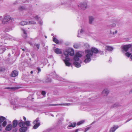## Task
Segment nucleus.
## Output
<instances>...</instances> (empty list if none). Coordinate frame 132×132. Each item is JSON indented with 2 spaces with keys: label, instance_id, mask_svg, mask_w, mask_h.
<instances>
[{
  "label": "nucleus",
  "instance_id": "obj_15",
  "mask_svg": "<svg viewBox=\"0 0 132 132\" xmlns=\"http://www.w3.org/2000/svg\"><path fill=\"white\" fill-rule=\"evenodd\" d=\"M4 37L6 39H11V40H14V38L13 37L9 35H6Z\"/></svg>",
  "mask_w": 132,
  "mask_h": 132
},
{
  "label": "nucleus",
  "instance_id": "obj_36",
  "mask_svg": "<svg viewBox=\"0 0 132 132\" xmlns=\"http://www.w3.org/2000/svg\"><path fill=\"white\" fill-rule=\"evenodd\" d=\"M75 55L79 57H80L82 55L81 53V52H78L76 53V54Z\"/></svg>",
  "mask_w": 132,
  "mask_h": 132
},
{
  "label": "nucleus",
  "instance_id": "obj_62",
  "mask_svg": "<svg viewBox=\"0 0 132 132\" xmlns=\"http://www.w3.org/2000/svg\"><path fill=\"white\" fill-rule=\"evenodd\" d=\"M95 122V121H94V122H93L91 124H90V125H92V124H94Z\"/></svg>",
  "mask_w": 132,
  "mask_h": 132
},
{
  "label": "nucleus",
  "instance_id": "obj_6",
  "mask_svg": "<svg viewBox=\"0 0 132 132\" xmlns=\"http://www.w3.org/2000/svg\"><path fill=\"white\" fill-rule=\"evenodd\" d=\"M61 58L64 62L66 66L69 67L71 65V63L69 62V61H70L69 58V60H66V58L65 57V56H63V55H62V56Z\"/></svg>",
  "mask_w": 132,
  "mask_h": 132
},
{
  "label": "nucleus",
  "instance_id": "obj_61",
  "mask_svg": "<svg viewBox=\"0 0 132 132\" xmlns=\"http://www.w3.org/2000/svg\"><path fill=\"white\" fill-rule=\"evenodd\" d=\"M132 92V89L129 92V94H130Z\"/></svg>",
  "mask_w": 132,
  "mask_h": 132
},
{
  "label": "nucleus",
  "instance_id": "obj_7",
  "mask_svg": "<svg viewBox=\"0 0 132 132\" xmlns=\"http://www.w3.org/2000/svg\"><path fill=\"white\" fill-rule=\"evenodd\" d=\"M109 92V89L107 88L104 89L102 92V94L103 96H106L108 95Z\"/></svg>",
  "mask_w": 132,
  "mask_h": 132
},
{
  "label": "nucleus",
  "instance_id": "obj_45",
  "mask_svg": "<svg viewBox=\"0 0 132 132\" xmlns=\"http://www.w3.org/2000/svg\"><path fill=\"white\" fill-rule=\"evenodd\" d=\"M54 72L55 74V76L56 77V78H57L58 80H59V79L58 78L59 76L57 75V74L55 73V71H54Z\"/></svg>",
  "mask_w": 132,
  "mask_h": 132
},
{
  "label": "nucleus",
  "instance_id": "obj_13",
  "mask_svg": "<svg viewBox=\"0 0 132 132\" xmlns=\"http://www.w3.org/2000/svg\"><path fill=\"white\" fill-rule=\"evenodd\" d=\"M18 75V72L16 70H14L12 72L11 74V76L15 77L17 76Z\"/></svg>",
  "mask_w": 132,
  "mask_h": 132
},
{
  "label": "nucleus",
  "instance_id": "obj_53",
  "mask_svg": "<svg viewBox=\"0 0 132 132\" xmlns=\"http://www.w3.org/2000/svg\"><path fill=\"white\" fill-rule=\"evenodd\" d=\"M118 105L117 104H114L113 105V107H116Z\"/></svg>",
  "mask_w": 132,
  "mask_h": 132
},
{
  "label": "nucleus",
  "instance_id": "obj_28",
  "mask_svg": "<svg viewBox=\"0 0 132 132\" xmlns=\"http://www.w3.org/2000/svg\"><path fill=\"white\" fill-rule=\"evenodd\" d=\"M6 120V118L3 116H0V122L1 123Z\"/></svg>",
  "mask_w": 132,
  "mask_h": 132
},
{
  "label": "nucleus",
  "instance_id": "obj_10",
  "mask_svg": "<svg viewBox=\"0 0 132 132\" xmlns=\"http://www.w3.org/2000/svg\"><path fill=\"white\" fill-rule=\"evenodd\" d=\"M89 23L90 24H92L94 20V18L93 16H90L88 17Z\"/></svg>",
  "mask_w": 132,
  "mask_h": 132
},
{
  "label": "nucleus",
  "instance_id": "obj_30",
  "mask_svg": "<svg viewBox=\"0 0 132 132\" xmlns=\"http://www.w3.org/2000/svg\"><path fill=\"white\" fill-rule=\"evenodd\" d=\"M53 41L56 44H58L59 43V41L56 38L53 37Z\"/></svg>",
  "mask_w": 132,
  "mask_h": 132
},
{
  "label": "nucleus",
  "instance_id": "obj_26",
  "mask_svg": "<svg viewBox=\"0 0 132 132\" xmlns=\"http://www.w3.org/2000/svg\"><path fill=\"white\" fill-rule=\"evenodd\" d=\"M18 88L16 87H7L5 88V89H10L13 90H15Z\"/></svg>",
  "mask_w": 132,
  "mask_h": 132
},
{
  "label": "nucleus",
  "instance_id": "obj_33",
  "mask_svg": "<svg viewBox=\"0 0 132 132\" xmlns=\"http://www.w3.org/2000/svg\"><path fill=\"white\" fill-rule=\"evenodd\" d=\"M24 122V125L25 124L26 126H30V121H26Z\"/></svg>",
  "mask_w": 132,
  "mask_h": 132
},
{
  "label": "nucleus",
  "instance_id": "obj_21",
  "mask_svg": "<svg viewBox=\"0 0 132 132\" xmlns=\"http://www.w3.org/2000/svg\"><path fill=\"white\" fill-rule=\"evenodd\" d=\"M76 123L75 122L71 123L69 125L67 126V128L68 129H70V127H72V128L76 126Z\"/></svg>",
  "mask_w": 132,
  "mask_h": 132
},
{
  "label": "nucleus",
  "instance_id": "obj_16",
  "mask_svg": "<svg viewBox=\"0 0 132 132\" xmlns=\"http://www.w3.org/2000/svg\"><path fill=\"white\" fill-rule=\"evenodd\" d=\"M71 105V104L70 103H65V104H52L49 105V106L51 105H66V106H69Z\"/></svg>",
  "mask_w": 132,
  "mask_h": 132
},
{
  "label": "nucleus",
  "instance_id": "obj_41",
  "mask_svg": "<svg viewBox=\"0 0 132 132\" xmlns=\"http://www.w3.org/2000/svg\"><path fill=\"white\" fill-rule=\"evenodd\" d=\"M131 54V53L128 52H127L125 53V55L128 57H129Z\"/></svg>",
  "mask_w": 132,
  "mask_h": 132
},
{
  "label": "nucleus",
  "instance_id": "obj_42",
  "mask_svg": "<svg viewBox=\"0 0 132 132\" xmlns=\"http://www.w3.org/2000/svg\"><path fill=\"white\" fill-rule=\"evenodd\" d=\"M6 124L7 122L6 120H4V121H3L2 124V126L4 127H5L6 126Z\"/></svg>",
  "mask_w": 132,
  "mask_h": 132
},
{
  "label": "nucleus",
  "instance_id": "obj_23",
  "mask_svg": "<svg viewBox=\"0 0 132 132\" xmlns=\"http://www.w3.org/2000/svg\"><path fill=\"white\" fill-rule=\"evenodd\" d=\"M19 126L20 127H22L24 126V122L22 120H21L18 123Z\"/></svg>",
  "mask_w": 132,
  "mask_h": 132
},
{
  "label": "nucleus",
  "instance_id": "obj_14",
  "mask_svg": "<svg viewBox=\"0 0 132 132\" xmlns=\"http://www.w3.org/2000/svg\"><path fill=\"white\" fill-rule=\"evenodd\" d=\"M118 128V126H114L110 128V130L109 131V132H114Z\"/></svg>",
  "mask_w": 132,
  "mask_h": 132
},
{
  "label": "nucleus",
  "instance_id": "obj_58",
  "mask_svg": "<svg viewBox=\"0 0 132 132\" xmlns=\"http://www.w3.org/2000/svg\"><path fill=\"white\" fill-rule=\"evenodd\" d=\"M21 106H20V105H19V106H15V107H16V108H18V107H20Z\"/></svg>",
  "mask_w": 132,
  "mask_h": 132
},
{
  "label": "nucleus",
  "instance_id": "obj_8",
  "mask_svg": "<svg viewBox=\"0 0 132 132\" xmlns=\"http://www.w3.org/2000/svg\"><path fill=\"white\" fill-rule=\"evenodd\" d=\"M131 44L123 46L122 48L123 50V51H124L125 52H127L128 49L131 47Z\"/></svg>",
  "mask_w": 132,
  "mask_h": 132
},
{
  "label": "nucleus",
  "instance_id": "obj_60",
  "mask_svg": "<svg viewBox=\"0 0 132 132\" xmlns=\"http://www.w3.org/2000/svg\"><path fill=\"white\" fill-rule=\"evenodd\" d=\"M3 18L2 16H0V20H1Z\"/></svg>",
  "mask_w": 132,
  "mask_h": 132
},
{
  "label": "nucleus",
  "instance_id": "obj_37",
  "mask_svg": "<svg viewBox=\"0 0 132 132\" xmlns=\"http://www.w3.org/2000/svg\"><path fill=\"white\" fill-rule=\"evenodd\" d=\"M85 122V120H82L78 122L77 123V125H79L82 123H83Z\"/></svg>",
  "mask_w": 132,
  "mask_h": 132
},
{
  "label": "nucleus",
  "instance_id": "obj_38",
  "mask_svg": "<svg viewBox=\"0 0 132 132\" xmlns=\"http://www.w3.org/2000/svg\"><path fill=\"white\" fill-rule=\"evenodd\" d=\"M74 60L75 61L77 62V61H78L79 60V57L75 55L74 58Z\"/></svg>",
  "mask_w": 132,
  "mask_h": 132
},
{
  "label": "nucleus",
  "instance_id": "obj_49",
  "mask_svg": "<svg viewBox=\"0 0 132 132\" xmlns=\"http://www.w3.org/2000/svg\"><path fill=\"white\" fill-rule=\"evenodd\" d=\"M84 31V29H81L80 31V33L81 34Z\"/></svg>",
  "mask_w": 132,
  "mask_h": 132
},
{
  "label": "nucleus",
  "instance_id": "obj_1",
  "mask_svg": "<svg viewBox=\"0 0 132 132\" xmlns=\"http://www.w3.org/2000/svg\"><path fill=\"white\" fill-rule=\"evenodd\" d=\"M85 55L84 57V62L86 63L89 62L91 60L92 56V53L90 50H86L85 51Z\"/></svg>",
  "mask_w": 132,
  "mask_h": 132
},
{
  "label": "nucleus",
  "instance_id": "obj_39",
  "mask_svg": "<svg viewBox=\"0 0 132 132\" xmlns=\"http://www.w3.org/2000/svg\"><path fill=\"white\" fill-rule=\"evenodd\" d=\"M10 101H11V102L12 104L15 105V102L16 101V100H13L12 99V100L11 101L10 100Z\"/></svg>",
  "mask_w": 132,
  "mask_h": 132
},
{
  "label": "nucleus",
  "instance_id": "obj_32",
  "mask_svg": "<svg viewBox=\"0 0 132 132\" xmlns=\"http://www.w3.org/2000/svg\"><path fill=\"white\" fill-rule=\"evenodd\" d=\"M20 24L22 26L28 24V22L26 21H21L20 22Z\"/></svg>",
  "mask_w": 132,
  "mask_h": 132
},
{
  "label": "nucleus",
  "instance_id": "obj_50",
  "mask_svg": "<svg viewBox=\"0 0 132 132\" xmlns=\"http://www.w3.org/2000/svg\"><path fill=\"white\" fill-rule=\"evenodd\" d=\"M23 3H25L27 2L28 0H20Z\"/></svg>",
  "mask_w": 132,
  "mask_h": 132
},
{
  "label": "nucleus",
  "instance_id": "obj_27",
  "mask_svg": "<svg viewBox=\"0 0 132 132\" xmlns=\"http://www.w3.org/2000/svg\"><path fill=\"white\" fill-rule=\"evenodd\" d=\"M23 32V38H26V37H27V33H26V31L25 30L23 29H22Z\"/></svg>",
  "mask_w": 132,
  "mask_h": 132
},
{
  "label": "nucleus",
  "instance_id": "obj_18",
  "mask_svg": "<svg viewBox=\"0 0 132 132\" xmlns=\"http://www.w3.org/2000/svg\"><path fill=\"white\" fill-rule=\"evenodd\" d=\"M12 128V124H9L6 126L5 128V130L7 131H10L11 130Z\"/></svg>",
  "mask_w": 132,
  "mask_h": 132
},
{
  "label": "nucleus",
  "instance_id": "obj_20",
  "mask_svg": "<svg viewBox=\"0 0 132 132\" xmlns=\"http://www.w3.org/2000/svg\"><path fill=\"white\" fill-rule=\"evenodd\" d=\"M55 52L57 54H60L62 53V51L61 49L57 48L54 50Z\"/></svg>",
  "mask_w": 132,
  "mask_h": 132
},
{
  "label": "nucleus",
  "instance_id": "obj_31",
  "mask_svg": "<svg viewBox=\"0 0 132 132\" xmlns=\"http://www.w3.org/2000/svg\"><path fill=\"white\" fill-rule=\"evenodd\" d=\"M80 46V44H75L73 45L74 48H78Z\"/></svg>",
  "mask_w": 132,
  "mask_h": 132
},
{
  "label": "nucleus",
  "instance_id": "obj_11",
  "mask_svg": "<svg viewBox=\"0 0 132 132\" xmlns=\"http://www.w3.org/2000/svg\"><path fill=\"white\" fill-rule=\"evenodd\" d=\"M5 50L6 47L4 46H0V54L3 53Z\"/></svg>",
  "mask_w": 132,
  "mask_h": 132
},
{
  "label": "nucleus",
  "instance_id": "obj_56",
  "mask_svg": "<svg viewBox=\"0 0 132 132\" xmlns=\"http://www.w3.org/2000/svg\"><path fill=\"white\" fill-rule=\"evenodd\" d=\"M79 130V129H77L75 130V132H78V131Z\"/></svg>",
  "mask_w": 132,
  "mask_h": 132
},
{
  "label": "nucleus",
  "instance_id": "obj_57",
  "mask_svg": "<svg viewBox=\"0 0 132 132\" xmlns=\"http://www.w3.org/2000/svg\"><path fill=\"white\" fill-rule=\"evenodd\" d=\"M39 23L41 25L42 24V21H40L39 22Z\"/></svg>",
  "mask_w": 132,
  "mask_h": 132
},
{
  "label": "nucleus",
  "instance_id": "obj_22",
  "mask_svg": "<svg viewBox=\"0 0 132 132\" xmlns=\"http://www.w3.org/2000/svg\"><path fill=\"white\" fill-rule=\"evenodd\" d=\"M105 48L106 50L109 51H112L113 49L112 47L108 46H106Z\"/></svg>",
  "mask_w": 132,
  "mask_h": 132
},
{
  "label": "nucleus",
  "instance_id": "obj_34",
  "mask_svg": "<svg viewBox=\"0 0 132 132\" xmlns=\"http://www.w3.org/2000/svg\"><path fill=\"white\" fill-rule=\"evenodd\" d=\"M36 22L32 21H29L28 22V24H36Z\"/></svg>",
  "mask_w": 132,
  "mask_h": 132
},
{
  "label": "nucleus",
  "instance_id": "obj_2",
  "mask_svg": "<svg viewBox=\"0 0 132 132\" xmlns=\"http://www.w3.org/2000/svg\"><path fill=\"white\" fill-rule=\"evenodd\" d=\"M74 52L73 50L71 48L67 49L63 51V54L62 55L63 56H65L67 60H69V55L72 56L74 54Z\"/></svg>",
  "mask_w": 132,
  "mask_h": 132
},
{
  "label": "nucleus",
  "instance_id": "obj_9",
  "mask_svg": "<svg viewBox=\"0 0 132 132\" xmlns=\"http://www.w3.org/2000/svg\"><path fill=\"white\" fill-rule=\"evenodd\" d=\"M90 50L92 53V56L93 55V53L96 54L98 53V50L97 49L94 47L92 48L91 50Z\"/></svg>",
  "mask_w": 132,
  "mask_h": 132
},
{
  "label": "nucleus",
  "instance_id": "obj_55",
  "mask_svg": "<svg viewBox=\"0 0 132 132\" xmlns=\"http://www.w3.org/2000/svg\"><path fill=\"white\" fill-rule=\"evenodd\" d=\"M35 18V19L37 20L39 18L38 16H36Z\"/></svg>",
  "mask_w": 132,
  "mask_h": 132
},
{
  "label": "nucleus",
  "instance_id": "obj_29",
  "mask_svg": "<svg viewBox=\"0 0 132 132\" xmlns=\"http://www.w3.org/2000/svg\"><path fill=\"white\" fill-rule=\"evenodd\" d=\"M118 31L117 30H115L114 32L112 31L111 30H110V33L109 34L112 35H114L115 34H116L117 33Z\"/></svg>",
  "mask_w": 132,
  "mask_h": 132
},
{
  "label": "nucleus",
  "instance_id": "obj_24",
  "mask_svg": "<svg viewBox=\"0 0 132 132\" xmlns=\"http://www.w3.org/2000/svg\"><path fill=\"white\" fill-rule=\"evenodd\" d=\"M73 64L76 67L79 68L81 66L80 64L77 62L74 61Z\"/></svg>",
  "mask_w": 132,
  "mask_h": 132
},
{
  "label": "nucleus",
  "instance_id": "obj_51",
  "mask_svg": "<svg viewBox=\"0 0 132 132\" xmlns=\"http://www.w3.org/2000/svg\"><path fill=\"white\" fill-rule=\"evenodd\" d=\"M17 129L16 128H15L13 130V132H15L17 131Z\"/></svg>",
  "mask_w": 132,
  "mask_h": 132
},
{
  "label": "nucleus",
  "instance_id": "obj_4",
  "mask_svg": "<svg viewBox=\"0 0 132 132\" xmlns=\"http://www.w3.org/2000/svg\"><path fill=\"white\" fill-rule=\"evenodd\" d=\"M33 123L34 125L33 127V128L34 129L37 128L40 125V120H39V118H37L35 121H33Z\"/></svg>",
  "mask_w": 132,
  "mask_h": 132
},
{
  "label": "nucleus",
  "instance_id": "obj_64",
  "mask_svg": "<svg viewBox=\"0 0 132 132\" xmlns=\"http://www.w3.org/2000/svg\"><path fill=\"white\" fill-rule=\"evenodd\" d=\"M33 73V71H31V72H30V73H31V74H32V73Z\"/></svg>",
  "mask_w": 132,
  "mask_h": 132
},
{
  "label": "nucleus",
  "instance_id": "obj_5",
  "mask_svg": "<svg viewBox=\"0 0 132 132\" xmlns=\"http://www.w3.org/2000/svg\"><path fill=\"white\" fill-rule=\"evenodd\" d=\"M87 3L85 2L80 3L78 5L79 8L82 10H85L87 7Z\"/></svg>",
  "mask_w": 132,
  "mask_h": 132
},
{
  "label": "nucleus",
  "instance_id": "obj_47",
  "mask_svg": "<svg viewBox=\"0 0 132 132\" xmlns=\"http://www.w3.org/2000/svg\"><path fill=\"white\" fill-rule=\"evenodd\" d=\"M42 94L43 95H44L46 94V92L45 91H42Z\"/></svg>",
  "mask_w": 132,
  "mask_h": 132
},
{
  "label": "nucleus",
  "instance_id": "obj_3",
  "mask_svg": "<svg viewBox=\"0 0 132 132\" xmlns=\"http://www.w3.org/2000/svg\"><path fill=\"white\" fill-rule=\"evenodd\" d=\"M13 21V19L11 18L10 16L6 15L5 16L3 19L2 23L3 24H6Z\"/></svg>",
  "mask_w": 132,
  "mask_h": 132
},
{
  "label": "nucleus",
  "instance_id": "obj_25",
  "mask_svg": "<svg viewBox=\"0 0 132 132\" xmlns=\"http://www.w3.org/2000/svg\"><path fill=\"white\" fill-rule=\"evenodd\" d=\"M116 26V24L115 23H113L110 24H108L107 25V27L109 28L114 27Z\"/></svg>",
  "mask_w": 132,
  "mask_h": 132
},
{
  "label": "nucleus",
  "instance_id": "obj_52",
  "mask_svg": "<svg viewBox=\"0 0 132 132\" xmlns=\"http://www.w3.org/2000/svg\"><path fill=\"white\" fill-rule=\"evenodd\" d=\"M28 43L31 46L33 45V44L32 42H30L29 41H28Z\"/></svg>",
  "mask_w": 132,
  "mask_h": 132
},
{
  "label": "nucleus",
  "instance_id": "obj_46",
  "mask_svg": "<svg viewBox=\"0 0 132 132\" xmlns=\"http://www.w3.org/2000/svg\"><path fill=\"white\" fill-rule=\"evenodd\" d=\"M90 128V127H87L85 128V130L84 131V132H86L88 130L89 128Z\"/></svg>",
  "mask_w": 132,
  "mask_h": 132
},
{
  "label": "nucleus",
  "instance_id": "obj_54",
  "mask_svg": "<svg viewBox=\"0 0 132 132\" xmlns=\"http://www.w3.org/2000/svg\"><path fill=\"white\" fill-rule=\"evenodd\" d=\"M4 70V69L3 68H0V72L1 71H3Z\"/></svg>",
  "mask_w": 132,
  "mask_h": 132
},
{
  "label": "nucleus",
  "instance_id": "obj_19",
  "mask_svg": "<svg viewBox=\"0 0 132 132\" xmlns=\"http://www.w3.org/2000/svg\"><path fill=\"white\" fill-rule=\"evenodd\" d=\"M12 127L13 128H15L17 126L18 123L17 120H14L12 123Z\"/></svg>",
  "mask_w": 132,
  "mask_h": 132
},
{
  "label": "nucleus",
  "instance_id": "obj_35",
  "mask_svg": "<svg viewBox=\"0 0 132 132\" xmlns=\"http://www.w3.org/2000/svg\"><path fill=\"white\" fill-rule=\"evenodd\" d=\"M51 78H47L46 79L45 82H51Z\"/></svg>",
  "mask_w": 132,
  "mask_h": 132
},
{
  "label": "nucleus",
  "instance_id": "obj_48",
  "mask_svg": "<svg viewBox=\"0 0 132 132\" xmlns=\"http://www.w3.org/2000/svg\"><path fill=\"white\" fill-rule=\"evenodd\" d=\"M37 69L38 71V72H37V73H39V72H40L41 71V69L39 67H38L37 68Z\"/></svg>",
  "mask_w": 132,
  "mask_h": 132
},
{
  "label": "nucleus",
  "instance_id": "obj_12",
  "mask_svg": "<svg viewBox=\"0 0 132 132\" xmlns=\"http://www.w3.org/2000/svg\"><path fill=\"white\" fill-rule=\"evenodd\" d=\"M26 9V7L24 6H20L18 8V10L19 11H22Z\"/></svg>",
  "mask_w": 132,
  "mask_h": 132
},
{
  "label": "nucleus",
  "instance_id": "obj_44",
  "mask_svg": "<svg viewBox=\"0 0 132 132\" xmlns=\"http://www.w3.org/2000/svg\"><path fill=\"white\" fill-rule=\"evenodd\" d=\"M98 53L101 54H104V52L103 51H102L100 50H98Z\"/></svg>",
  "mask_w": 132,
  "mask_h": 132
},
{
  "label": "nucleus",
  "instance_id": "obj_43",
  "mask_svg": "<svg viewBox=\"0 0 132 132\" xmlns=\"http://www.w3.org/2000/svg\"><path fill=\"white\" fill-rule=\"evenodd\" d=\"M34 45L37 47V49L38 50L39 48L40 44H34Z\"/></svg>",
  "mask_w": 132,
  "mask_h": 132
},
{
  "label": "nucleus",
  "instance_id": "obj_63",
  "mask_svg": "<svg viewBox=\"0 0 132 132\" xmlns=\"http://www.w3.org/2000/svg\"><path fill=\"white\" fill-rule=\"evenodd\" d=\"M78 37H80V36H79V33L78 34Z\"/></svg>",
  "mask_w": 132,
  "mask_h": 132
},
{
  "label": "nucleus",
  "instance_id": "obj_59",
  "mask_svg": "<svg viewBox=\"0 0 132 132\" xmlns=\"http://www.w3.org/2000/svg\"><path fill=\"white\" fill-rule=\"evenodd\" d=\"M23 120L24 121H26V118L24 117H23Z\"/></svg>",
  "mask_w": 132,
  "mask_h": 132
},
{
  "label": "nucleus",
  "instance_id": "obj_17",
  "mask_svg": "<svg viewBox=\"0 0 132 132\" xmlns=\"http://www.w3.org/2000/svg\"><path fill=\"white\" fill-rule=\"evenodd\" d=\"M27 129V128L26 127H21L19 129V131L20 132H24Z\"/></svg>",
  "mask_w": 132,
  "mask_h": 132
},
{
  "label": "nucleus",
  "instance_id": "obj_40",
  "mask_svg": "<svg viewBox=\"0 0 132 132\" xmlns=\"http://www.w3.org/2000/svg\"><path fill=\"white\" fill-rule=\"evenodd\" d=\"M10 30H11L10 28L7 27L4 30V31L5 32H9L10 31Z\"/></svg>",
  "mask_w": 132,
  "mask_h": 132
}]
</instances>
